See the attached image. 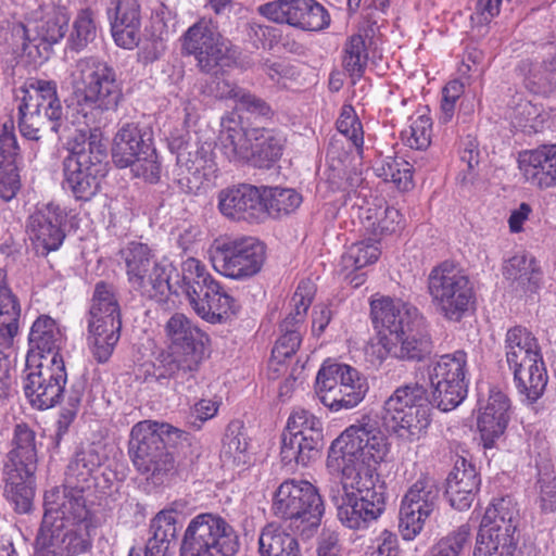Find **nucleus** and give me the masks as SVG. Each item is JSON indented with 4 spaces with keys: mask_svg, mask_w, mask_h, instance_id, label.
<instances>
[{
    "mask_svg": "<svg viewBox=\"0 0 556 556\" xmlns=\"http://www.w3.org/2000/svg\"><path fill=\"white\" fill-rule=\"evenodd\" d=\"M252 140L250 159L254 166L268 168L282 155L285 138L279 132L266 128H250Z\"/></svg>",
    "mask_w": 556,
    "mask_h": 556,
    "instance_id": "nucleus-37",
    "label": "nucleus"
},
{
    "mask_svg": "<svg viewBox=\"0 0 556 556\" xmlns=\"http://www.w3.org/2000/svg\"><path fill=\"white\" fill-rule=\"evenodd\" d=\"M180 270L181 273L177 274L175 279L170 277L172 287L166 292L181 293L187 300L195 292H201L208 281L214 280L205 265L192 256H188L181 262Z\"/></svg>",
    "mask_w": 556,
    "mask_h": 556,
    "instance_id": "nucleus-41",
    "label": "nucleus"
},
{
    "mask_svg": "<svg viewBox=\"0 0 556 556\" xmlns=\"http://www.w3.org/2000/svg\"><path fill=\"white\" fill-rule=\"evenodd\" d=\"M261 556H302L296 538L275 522L266 525L258 536Z\"/></svg>",
    "mask_w": 556,
    "mask_h": 556,
    "instance_id": "nucleus-40",
    "label": "nucleus"
},
{
    "mask_svg": "<svg viewBox=\"0 0 556 556\" xmlns=\"http://www.w3.org/2000/svg\"><path fill=\"white\" fill-rule=\"evenodd\" d=\"M519 71L523 77L525 87L535 94H547L556 89V72L551 61H522Z\"/></svg>",
    "mask_w": 556,
    "mask_h": 556,
    "instance_id": "nucleus-43",
    "label": "nucleus"
},
{
    "mask_svg": "<svg viewBox=\"0 0 556 556\" xmlns=\"http://www.w3.org/2000/svg\"><path fill=\"white\" fill-rule=\"evenodd\" d=\"M181 51L193 56L199 70L207 74L229 66L237 58L236 47L219 31L217 23L210 18H200L185 31Z\"/></svg>",
    "mask_w": 556,
    "mask_h": 556,
    "instance_id": "nucleus-16",
    "label": "nucleus"
},
{
    "mask_svg": "<svg viewBox=\"0 0 556 556\" xmlns=\"http://www.w3.org/2000/svg\"><path fill=\"white\" fill-rule=\"evenodd\" d=\"M388 440L376 420L363 418L346 428L330 445L327 466L342 473L341 485L331 488L330 500L342 525L366 529L384 511L377 466L388 454Z\"/></svg>",
    "mask_w": 556,
    "mask_h": 556,
    "instance_id": "nucleus-1",
    "label": "nucleus"
},
{
    "mask_svg": "<svg viewBox=\"0 0 556 556\" xmlns=\"http://www.w3.org/2000/svg\"><path fill=\"white\" fill-rule=\"evenodd\" d=\"M114 14L112 23L141 25L140 4L138 0H114L109 15Z\"/></svg>",
    "mask_w": 556,
    "mask_h": 556,
    "instance_id": "nucleus-61",
    "label": "nucleus"
},
{
    "mask_svg": "<svg viewBox=\"0 0 556 556\" xmlns=\"http://www.w3.org/2000/svg\"><path fill=\"white\" fill-rule=\"evenodd\" d=\"M240 541L233 527L219 515L193 517L182 536L180 556H236Z\"/></svg>",
    "mask_w": 556,
    "mask_h": 556,
    "instance_id": "nucleus-12",
    "label": "nucleus"
},
{
    "mask_svg": "<svg viewBox=\"0 0 556 556\" xmlns=\"http://www.w3.org/2000/svg\"><path fill=\"white\" fill-rule=\"evenodd\" d=\"M518 164L531 185L541 189L556 187V143L520 152Z\"/></svg>",
    "mask_w": 556,
    "mask_h": 556,
    "instance_id": "nucleus-27",
    "label": "nucleus"
},
{
    "mask_svg": "<svg viewBox=\"0 0 556 556\" xmlns=\"http://www.w3.org/2000/svg\"><path fill=\"white\" fill-rule=\"evenodd\" d=\"M470 540V527L462 525L442 538L433 547L432 556H459Z\"/></svg>",
    "mask_w": 556,
    "mask_h": 556,
    "instance_id": "nucleus-56",
    "label": "nucleus"
},
{
    "mask_svg": "<svg viewBox=\"0 0 556 556\" xmlns=\"http://www.w3.org/2000/svg\"><path fill=\"white\" fill-rule=\"evenodd\" d=\"M430 402L422 384L409 382L395 389L384 402L381 420L399 438L414 441L430 425Z\"/></svg>",
    "mask_w": 556,
    "mask_h": 556,
    "instance_id": "nucleus-10",
    "label": "nucleus"
},
{
    "mask_svg": "<svg viewBox=\"0 0 556 556\" xmlns=\"http://www.w3.org/2000/svg\"><path fill=\"white\" fill-rule=\"evenodd\" d=\"M101 466V457L92 448L78 451L68 462L65 470L64 484L53 488L46 493L58 492L56 502L68 504L75 500L86 503L84 493L94 482Z\"/></svg>",
    "mask_w": 556,
    "mask_h": 556,
    "instance_id": "nucleus-24",
    "label": "nucleus"
},
{
    "mask_svg": "<svg viewBox=\"0 0 556 556\" xmlns=\"http://www.w3.org/2000/svg\"><path fill=\"white\" fill-rule=\"evenodd\" d=\"M511 370L514 383L521 401L527 404L535 403L543 395L548 380L543 359Z\"/></svg>",
    "mask_w": 556,
    "mask_h": 556,
    "instance_id": "nucleus-38",
    "label": "nucleus"
},
{
    "mask_svg": "<svg viewBox=\"0 0 556 556\" xmlns=\"http://www.w3.org/2000/svg\"><path fill=\"white\" fill-rule=\"evenodd\" d=\"M218 208L231 219L255 218L262 212L261 190L247 184L226 188L218 193Z\"/></svg>",
    "mask_w": 556,
    "mask_h": 556,
    "instance_id": "nucleus-28",
    "label": "nucleus"
},
{
    "mask_svg": "<svg viewBox=\"0 0 556 556\" xmlns=\"http://www.w3.org/2000/svg\"><path fill=\"white\" fill-rule=\"evenodd\" d=\"M188 303L199 317L212 324L222 323L233 313V299L215 279L190 296Z\"/></svg>",
    "mask_w": 556,
    "mask_h": 556,
    "instance_id": "nucleus-30",
    "label": "nucleus"
},
{
    "mask_svg": "<svg viewBox=\"0 0 556 556\" xmlns=\"http://www.w3.org/2000/svg\"><path fill=\"white\" fill-rule=\"evenodd\" d=\"M380 254L378 245H348L341 256L343 270H358L375 263Z\"/></svg>",
    "mask_w": 556,
    "mask_h": 556,
    "instance_id": "nucleus-55",
    "label": "nucleus"
},
{
    "mask_svg": "<svg viewBox=\"0 0 556 556\" xmlns=\"http://www.w3.org/2000/svg\"><path fill=\"white\" fill-rule=\"evenodd\" d=\"M168 148L176 154V181L184 192L197 193L204 185L215 182L218 166L212 143L180 135L169 138Z\"/></svg>",
    "mask_w": 556,
    "mask_h": 556,
    "instance_id": "nucleus-14",
    "label": "nucleus"
},
{
    "mask_svg": "<svg viewBox=\"0 0 556 556\" xmlns=\"http://www.w3.org/2000/svg\"><path fill=\"white\" fill-rule=\"evenodd\" d=\"M323 441V422L304 408L292 412L281 439V460L285 465L295 463L307 466L319 456Z\"/></svg>",
    "mask_w": 556,
    "mask_h": 556,
    "instance_id": "nucleus-19",
    "label": "nucleus"
},
{
    "mask_svg": "<svg viewBox=\"0 0 556 556\" xmlns=\"http://www.w3.org/2000/svg\"><path fill=\"white\" fill-rule=\"evenodd\" d=\"M20 187L17 164H0V197L5 201L13 199Z\"/></svg>",
    "mask_w": 556,
    "mask_h": 556,
    "instance_id": "nucleus-64",
    "label": "nucleus"
},
{
    "mask_svg": "<svg viewBox=\"0 0 556 556\" xmlns=\"http://www.w3.org/2000/svg\"><path fill=\"white\" fill-rule=\"evenodd\" d=\"M112 161L118 168L130 167L136 177L156 182L161 166L152 144V134L136 123L124 124L112 143Z\"/></svg>",
    "mask_w": 556,
    "mask_h": 556,
    "instance_id": "nucleus-15",
    "label": "nucleus"
},
{
    "mask_svg": "<svg viewBox=\"0 0 556 556\" xmlns=\"http://www.w3.org/2000/svg\"><path fill=\"white\" fill-rule=\"evenodd\" d=\"M511 125L527 134L538 132L543 128L545 116L540 105L531 100L518 98L514 101L510 114Z\"/></svg>",
    "mask_w": 556,
    "mask_h": 556,
    "instance_id": "nucleus-46",
    "label": "nucleus"
},
{
    "mask_svg": "<svg viewBox=\"0 0 556 556\" xmlns=\"http://www.w3.org/2000/svg\"><path fill=\"white\" fill-rule=\"evenodd\" d=\"M78 131L83 141L75 140L62 161V186L75 200L90 201L99 192L101 179L106 174V147L101 130L79 128Z\"/></svg>",
    "mask_w": 556,
    "mask_h": 556,
    "instance_id": "nucleus-7",
    "label": "nucleus"
},
{
    "mask_svg": "<svg viewBox=\"0 0 556 556\" xmlns=\"http://www.w3.org/2000/svg\"><path fill=\"white\" fill-rule=\"evenodd\" d=\"M368 390L366 379L350 365L327 359L315 380V394L330 410L351 409Z\"/></svg>",
    "mask_w": 556,
    "mask_h": 556,
    "instance_id": "nucleus-17",
    "label": "nucleus"
},
{
    "mask_svg": "<svg viewBox=\"0 0 556 556\" xmlns=\"http://www.w3.org/2000/svg\"><path fill=\"white\" fill-rule=\"evenodd\" d=\"M337 129L351 141L352 146L361 155L363 153L364 130L352 105L344 104L341 108L340 116L337 121Z\"/></svg>",
    "mask_w": 556,
    "mask_h": 556,
    "instance_id": "nucleus-53",
    "label": "nucleus"
},
{
    "mask_svg": "<svg viewBox=\"0 0 556 556\" xmlns=\"http://www.w3.org/2000/svg\"><path fill=\"white\" fill-rule=\"evenodd\" d=\"M343 67L353 78H361L368 62V50L364 36L354 34L346 39L343 49Z\"/></svg>",
    "mask_w": 556,
    "mask_h": 556,
    "instance_id": "nucleus-49",
    "label": "nucleus"
},
{
    "mask_svg": "<svg viewBox=\"0 0 556 556\" xmlns=\"http://www.w3.org/2000/svg\"><path fill=\"white\" fill-rule=\"evenodd\" d=\"M248 440L240 422H230L223 438L220 458L225 465L240 466L248 462Z\"/></svg>",
    "mask_w": 556,
    "mask_h": 556,
    "instance_id": "nucleus-45",
    "label": "nucleus"
},
{
    "mask_svg": "<svg viewBox=\"0 0 556 556\" xmlns=\"http://www.w3.org/2000/svg\"><path fill=\"white\" fill-rule=\"evenodd\" d=\"M377 342L366 354L381 363L388 356L403 361H422L431 354L433 343L425 317L418 308L402 300L380 296L370 301Z\"/></svg>",
    "mask_w": 556,
    "mask_h": 556,
    "instance_id": "nucleus-2",
    "label": "nucleus"
},
{
    "mask_svg": "<svg viewBox=\"0 0 556 556\" xmlns=\"http://www.w3.org/2000/svg\"><path fill=\"white\" fill-rule=\"evenodd\" d=\"M68 21L67 12L63 8H53L36 24L35 37H31V29L22 23L14 25L13 37L23 51L30 54L31 47L38 49L41 43L59 42L67 31Z\"/></svg>",
    "mask_w": 556,
    "mask_h": 556,
    "instance_id": "nucleus-26",
    "label": "nucleus"
},
{
    "mask_svg": "<svg viewBox=\"0 0 556 556\" xmlns=\"http://www.w3.org/2000/svg\"><path fill=\"white\" fill-rule=\"evenodd\" d=\"M507 426L508 422H504V419H501V417L496 420L488 416H478L477 427L483 447H495L497 441L504 435Z\"/></svg>",
    "mask_w": 556,
    "mask_h": 556,
    "instance_id": "nucleus-57",
    "label": "nucleus"
},
{
    "mask_svg": "<svg viewBox=\"0 0 556 556\" xmlns=\"http://www.w3.org/2000/svg\"><path fill=\"white\" fill-rule=\"evenodd\" d=\"M63 117V105L54 80L31 78L24 89L18 105L21 134L30 140H39L48 130L58 134Z\"/></svg>",
    "mask_w": 556,
    "mask_h": 556,
    "instance_id": "nucleus-9",
    "label": "nucleus"
},
{
    "mask_svg": "<svg viewBox=\"0 0 556 556\" xmlns=\"http://www.w3.org/2000/svg\"><path fill=\"white\" fill-rule=\"evenodd\" d=\"M467 354L456 351L442 355L429 369L432 405L442 412L457 407L467 395Z\"/></svg>",
    "mask_w": 556,
    "mask_h": 556,
    "instance_id": "nucleus-21",
    "label": "nucleus"
},
{
    "mask_svg": "<svg viewBox=\"0 0 556 556\" xmlns=\"http://www.w3.org/2000/svg\"><path fill=\"white\" fill-rule=\"evenodd\" d=\"M170 352H162L154 363L157 380L174 379L178 393L193 391L195 374L205 356L208 337L184 314H174L165 325Z\"/></svg>",
    "mask_w": 556,
    "mask_h": 556,
    "instance_id": "nucleus-4",
    "label": "nucleus"
},
{
    "mask_svg": "<svg viewBox=\"0 0 556 556\" xmlns=\"http://www.w3.org/2000/svg\"><path fill=\"white\" fill-rule=\"evenodd\" d=\"M538 503L543 513L556 509V477L551 473L540 475L536 482Z\"/></svg>",
    "mask_w": 556,
    "mask_h": 556,
    "instance_id": "nucleus-62",
    "label": "nucleus"
},
{
    "mask_svg": "<svg viewBox=\"0 0 556 556\" xmlns=\"http://www.w3.org/2000/svg\"><path fill=\"white\" fill-rule=\"evenodd\" d=\"M63 211L54 204H47L28 218L26 233L31 243H62L65 233L62 228Z\"/></svg>",
    "mask_w": 556,
    "mask_h": 556,
    "instance_id": "nucleus-31",
    "label": "nucleus"
},
{
    "mask_svg": "<svg viewBox=\"0 0 556 556\" xmlns=\"http://www.w3.org/2000/svg\"><path fill=\"white\" fill-rule=\"evenodd\" d=\"M186 432L167 422L142 420L130 431L128 453L139 473L155 485H165L176 476L174 455L168 446L184 439Z\"/></svg>",
    "mask_w": 556,
    "mask_h": 556,
    "instance_id": "nucleus-5",
    "label": "nucleus"
},
{
    "mask_svg": "<svg viewBox=\"0 0 556 556\" xmlns=\"http://www.w3.org/2000/svg\"><path fill=\"white\" fill-rule=\"evenodd\" d=\"M152 536L148 540L144 556H167L177 536V513L162 510L151 521Z\"/></svg>",
    "mask_w": 556,
    "mask_h": 556,
    "instance_id": "nucleus-39",
    "label": "nucleus"
},
{
    "mask_svg": "<svg viewBox=\"0 0 556 556\" xmlns=\"http://www.w3.org/2000/svg\"><path fill=\"white\" fill-rule=\"evenodd\" d=\"M229 94L236 98L237 106L241 110L263 117L271 115L270 106L263 99L242 88H232Z\"/></svg>",
    "mask_w": 556,
    "mask_h": 556,
    "instance_id": "nucleus-59",
    "label": "nucleus"
},
{
    "mask_svg": "<svg viewBox=\"0 0 556 556\" xmlns=\"http://www.w3.org/2000/svg\"><path fill=\"white\" fill-rule=\"evenodd\" d=\"M250 129H244L233 115L225 116L220 122L219 147L229 161H248L252 146Z\"/></svg>",
    "mask_w": 556,
    "mask_h": 556,
    "instance_id": "nucleus-36",
    "label": "nucleus"
},
{
    "mask_svg": "<svg viewBox=\"0 0 556 556\" xmlns=\"http://www.w3.org/2000/svg\"><path fill=\"white\" fill-rule=\"evenodd\" d=\"M330 14L321 3L316 0H305L295 28L304 31H321L330 26Z\"/></svg>",
    "mask_w": 556,
    "mask_h": 556,
    "instance_id": "nucleus-52",
    "label": "nucleus"
},
{
    "mask_svg": "<svg viewBox=\"0 0 556 556\" xmlns=\"http://www.w3.org/2000/svg\"><path fill=\"white\" fill-rule=\"evenodd\" d=\"M506 362L510 369L543 359L538 339L525 327L510 328L505 338Z\"/></svg>",
    "mask_w": 556,
    "mask_h": 556,
    "instance_id": "nucleus-34",
    "label": "nucleus"
},
{
    "mask_svg": "<svg viewBox=\"0 0 556 556\" xmlns=\"http://www.w3.org/2000/svg\"><path fill=\"white\" fill-rule=\"evenodd\" d=\"M440 502V488L431 478L417 480L405 493L400 507V532L404 540L415 539Z\"/></svg>",
    "mask_w": 556,
    "mask_h": 556,
    "instance_id": "nucleus-22",
    "label": "nucleus"
},
{
    "mask_svg": "<svg viewBox=\"0 0 556 556\" xmlns=\"http://www.w3.org/2000/svg\"><path fill=\"white\" fill-rule=\"evenodd\" d=\"M66 342L65 328L49 315H40L30 327L28 343L30 352L37 351L40 361L48 359L45 354L60 355Z\"/></svg>",
    "mask_w": 556,
    "mask_h": 556,
    "instance_id": "nucleus-32",
    "label": "nucleus"
},
{
    "mask_svg": "<svg viewBox=\"0 0 556 556\" xmlns=\"http://www.w3.org/2000/svg\"><path fill=\"white\" fill-rule=\"evenodd\" d=\"M3 468L23 469L26 473L36 471V433L28 425L21 422L15 426L12 450L8 453Z\"/></svg>",
    "mask_w": 556,
    "mask_h": 556,
    "instance_id": "nucleus-35",
    "label": "nucleus"
},
{
    "mask_svg": "<svg viewBox=\"0 0 556 556\" xmlns=\"http://www.w3.org/2000/svg\"><path fill=\"white\" fill-rule=\"evenodd\" d=\"M66 381L62 356L54 355L43 362L28 353L23 370V389L33 407L47 409L56 405L63 396Z\"/></svg>",
    "mask_w": 556,
    "mask_h": 556,
    "instance_id": "nucleus-18",
    "label": "nucleus"
},
{
    "mask_svg": "<svg viewBox=\"0 0 556 556\" xmlns=\"http://www.w3.org/2000/svg\"><path fill=\"white\" fill-rule=\"evenodd\" d=\"M431 118L426 114L410 118L409 126L401 134L402 140L412 149L424 150L431 142Z\"/></svg>",
    "mask_w": 556,
    "mask_h": 556,
    "instance_id": "nucleus-54",
    "label": "nucleus"
},
{
    "mask_svg": "<svg viewBox=\"0 0 556 556\" xmlns=\"http://www.w3.org/2000/svg\"><path fill=\"white\" fill-rule=\"evenodd\" d=\"M517 538H505L479 530L472 556H514Z\"/></svg>",
    "mask_w": 556,
    "mask_h": 556,
    "instance_id": "nucleus-50",
    "label": "nucleus"
},
{
    "mask_svg": "<svg viewBox=\"0 0 556 556\" xmlns=\"http://www.w3.org/2000/svg\"><path fill=\"white\" fill-rule=\"evenodd\" d=\"M503 275L521 293H534L542 280V271L535 258L526 252H519L506 260Z\"/></svg>",
    "mask_w": 556,
    "mask_h": 556,
    "instance_id": "nucleus-33",
    "label": "nucleus"
},
{
    "mask_svg": "<svg viewBox=\"0 0 556 556\" xmlns=\"http://www.w3.org/2000/svg\"><path fill=\"white\" fill-rule=\"evenodd\" d=\"M271 511L294 532L309 538L320 525L325 506L315 485L306 480L290 479L276 490Z\"/></svg>",
    "mask_w": 556,
    "mask_h": 556,
    "instance_id": "nucleus-8",
    "label": "nucleus"
},
{
    "mask_svg": "<svg viewBox=\"0 0 556 556\" xmlns=\"http://www.w3.org/2000/svg\"><path fill=\"white\" fill-rule=\"evenodd\" d=\"M121 307L112 285H96L88 318V342L92 355L105 363L121 337Z\"/></svg>",
    "mask_w": 556,
    "mask_h": 556,
    "instance_id": "nucleus-13",
    "label": "nucleus"
},
{
    "mask_svg": "<svg viewBox=\"0 0 556 556\" xmlns=\"http://www.w3.org/2000/svg\"><path fill=\"white\" fill-rule=\"evenodd\" d=\"M362 210L363 213L361 217L367 222L365 227L375 236H384L397 230L401 214L394 207H386L383 210H381V207L375 208L374 213L370 207Z\"/></svg>",
    "mask_w": 556,
    "mask_h": 556,
    "instance_id": "nucleus-51",
    "label": "nucleus"
},
{
    "mask_svg": "<svg viewBox=\"0 0 556 556\" xmlns=\"http://www.w3.org/2000/svg\"><path fill=\"white\" fill-rule=\"evenodd\" d=\"M464 84L459 80H452L443 88L439 114V121L441 123H448L452 121L455 114L456 102L464 93Z\"/></svg>",
    "mask_w": 556,
    "mask_h": 556,
    "instance_id": "nucleus-60",
    "label": "nucleus"
},
{
    "mask_svg": "<svg viewBox=\"0 0 556 556\" xmlns=\"http://www.w3.org/2000/svg\"><path fill=\"white\" fill-rule=\"evenodd\" d=\"M479 485L480 478L475 466L464 457H458L446 479L445 494L451 506L458 510L468 509L475 500Z\"/></svg>",
    "mask_w": 556,
    "mask_h": 556,
    "instance_id": "nucleus-29",
    "label": "nucleus"
},
{
    "mask_svg": "<svg viewBox=\"0 0 556 556\" xmlns=\"http://www.w3.org/2000/svg\"><path fill=\"white\" fill-rule=\"evenodd\" d=\"M34 473L23 469L3 468L7 497L14 504L15 510L28 513L34 497Z\"/></svg>",
    "mask_w": 556,
    "mask_h": 556,
    "instance_id": "nucleus-42",
    "label": "nucleus"
},
{
    "mask_svg": "<svg viewBox=\"0 0 556 556\" xmlns=\"http://www.w3.org/2000/svg\"><path fill=\"white\" fill-rule=\"evenodd\" d=\"M315 294V286L311 280H302L292 296L293 311L280 325L281 336L271 351V364L282 363L291 357L300 348L302 328L308 307Z\"/></svg>",
    "mask_w": 556,
    "mask_h": 556,
    "instance_id": "nucleus-23",
    "label": "nucleus"
},
{
    "mask_svg": "<svg viewBox=\"0 0 556 556\" xmlns=\"http://www.w3.org/2000/svg\"><path fill=\"white\" fill-rule=\"evenodd\" d=\"M428 293L437 312L450 321H459L476 304V292L468 275L448 261L431 269Z\"/></svg>",
    "mask_w": 556,
    "mask_h": 556,
    "instance_id": "nucleus-11",
    "label": "nucleus"
},
{
    "mask_svg": "<svg viewBox=\"0 0 556 556\" xmlns=\"http://www.w3.org/2000/svg\"><path fill=\"white\" fill-rule=\"evenodd\" d=\"M58 492L45 494V515L41 528L68 556H79L92 547V540L100 526L98 517L86 503L75 500L64 504L56 502Z\"/></svg>",
    "mask_w": 556,
    "mask_h": 556,
    "instance_id": "nucleus-6",
    "label": "nucleus"
},
{
    "mask_svg": "<svg viewBox=\"0 0 556 556\" xmlns=\"http://www.w3.org/2000/svg\"><path fill=\"white\" fill-rule=\"evenodd\" d=\"M247 35L255 48H263L265 50L273 49L280 37L278 28L257 22L248 24Z\"/></svg>",
    "mask_w": 556,
    "mask_h": 556,
    "instance_id": "nucleus-58",
    "label": "nucleus"
},
{
    "mask_svg": "<svg viewBox=\"0 0 556 556\" xmlns=\"http://www.w3.org/2000/svg\"><path fill=\"white\" fill-rule=\"evenodd\" d=\"M265 260V245H222L212 255L215 270L241 279L257 274Z\"/></svg>",
    "mask_w": 556,
    "mask_h": 556,
    "instance_id": "nucleus-25",
    "label": "nucleus"
},
{
    "mask_svg": "<svg viewBox=\"0 0 556 556\" xmlns=\"http://www.w3.org/2000/svg\"><path fill=\"white\" fill-rule=\"evenodd\" d=\"M261 194L262 210L276 218L292 214L303 201L302 195L291 188H264Z\"/></svg>",
    "mask_w": 556,
    "mask_h": 556,
    "instance_id": "nucleus-44",
    "label": "nucleus"
},
{
    "mask_svg": "<svg viewBox=\"0 0 556 556\" xmlns=\"http://www.w3.org/2000/svg\"><path fill=\"white\" fill-rule=\"evenodd\" d=\"M125 260L128 282L142 295L153 298L164 295L170 289L173 263L163 258L154 261L149 245H126L119 251Z\"/></svg>",
    "mask_w": 556,
    "mask_h": 556,
    "instance_id": "nucleus-20",
    "label": "nucleus"
},
{
    "mask_svg": "<svg viewBox=\"0 0 556 556\" xmlns=\"http://www.w3.org/2000/svg\"><path fill=\"white\" fill-rule=\"evenodd\" d=\"M18 151L20 148L12 123L10 125L3 124L0 134V164H17Z\"/></svg>",
    "mask_w": 556,
    "mask_h": 556,
    "instance_id": "nucleus-63",
    "label": "nucleus"
},
{
    "mask_svg": "<svg viewBox=\"0 0 556 556\" xmlns=\"http://www.w3.org/2000/svg\"><path fill=\"white\" fill-rule=\"evenodd\" d=\"M97 34L98 24L94 12L90 9L80 10L74 20L68 37L70 49L76 52L84 50L89 43L94 41Z\"/></svg>",
    "mask_w": 556,
    "mask_h": 556,
    "instance_id": "nucleus-48",
    "label": "nucleus"
},
{
    "mask_svg": "<svg viewBox=\"0 0 556 556\" xmlns=\"http://www.w3.org/2000/svg\"><path fill=\"white\" fill-rule=\"evenodd\" d=\"M73 124L87 131L109 123L108 113L115 112L123 99L116 73L97 58H81L71 72Z\"/></svg>",
    "mask_w": 556,
    "mask_h": 556,
    "instance_id": "nucleus-3",
    "label": "nucleus"
},
{
    "mask_svg": "<svg viewBox=\"0 0 556 556\" xmlns=\"http://www.w3.org/2000/svg\"><path fill=\"white\" fill-rule=\"evenodd\" d=\"M376 174L384 181L393 182L399 190L413 187L412 165L403 159L386 156L376 165Z\"/></svg>",
    "mask_w": 556,
    "mask_h": 556,
    "instance_id": "nucleus-47",
    "label": "nucleus"
}]
</instances>
